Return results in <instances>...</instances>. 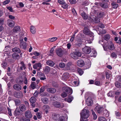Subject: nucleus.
Returning <instances> with one entry per match:
<instances>
[{
  "mask_svg": "<svg viewBox=\"0 0 121 121\" xmlns=\"http://www.w3.org/2000/svg\"><path fill=\"white\" fill-rule=\"evenodd\" d=\"M72 64L70 62L68 63L67 65V68H68V69H70L71 68V66L72 67Z\"/></svg>",
  "mask_w": 121,
  "mask_h": 121,
  "instance_id": "51",
  "label": "nucleus"
},
{
  "mask_svg": "<svg viewBox=\"0 0 121 121\" xmlns=\"http://www.w3.org/2000/svg\"><path fill=\"white\" fill-rule=\"evenodd\" d=\"M75 53H76V55L77 56V59H78V57H80L81 56V52H76Z\"/></svg>",
  "mask_w": 121,
  "mask_h": 121,
  "instance_id": "60",
  "label": "nucleus"
},
{
  "mask_svg": "<svg viewBox=\"0 0 121 121\" xmlns=\"http://www.w3.org/2000/svg\"><path fill=\"white\" fill-rule=\"evenodd\" d=\"M70 3L71 4L75 3L76 2V0H69Z\"/></svg>",
  "mask_w": 121,
  "mask_h": 121,
  "instance_id": "59",
  "label": "nucleus"
},
{
  "mask_svg": "<svg viewBox=\"0 0 121 121\" xmlns=\"http://www.w3.org/2000/svg\"><path fill=\"white\" fill-rule=\"evenodd\" d=\"M46 63L48 65L52 67L55 64L51 60H48Z\"/></svg>",
  "mask_w": 121,
  "mask_h": 121,
  "instance_id": "14",
  "label": "nucleus"
},
{
  "mask_svg": "<svg viewBox=\"0 0 121 121\" xmlns=\"http://www.w3.org/2000/svg\"><path fill=\"white\" fill-rule=\"evenodd\" d=\"M73 96H71L69 97L68 99L66 98L65 99V101H67L69 103L71 102L73 99Z\"/></svg>",
  "mask_w": 121,
  "mask_h": 121,
  "instance_id": "22",
  "label": "nucleus"
},
{
  "mask_svg": "<svg viewBox=\"0 0 121 121\" xmlns=\"http://www.w3.org/2000/svg\"><path fill=\"white\" fill-rule=\"evenodd\" d=\"M115 115L117 118L121 119V114L120 112L119 111L115 112Z\"/></svg>",
  "mask_w": 121,
  "mask_h": 121,
  "instance_id": "20",
  "label": "nucleus"
},
{
  "mask_svg": "<svg viewBox=\"0 0 121 121\" xmlns=\"http://www.w3.org/2000/svg\"><path fill=\"white\" fill-rule=\"evenodd\" d=\"M91 111L92 112V114L93 116V119L95 120L97 118V116L95 112H94L93 110H91Z\"/></svg>",
  "mask_w": 121,
  "mask_h": 121,
  "instance_id": "43",
  "label": "nucleus"
},
{
  "mask_svg": "<svg viewBox=\"0 0 121 121\" xmlns=\"http://www.w3.org/2000/svg\"><path fill=\"white\" fill-rule=\"evenodd\" d=\"M98 121H106V120L104 117H100L98 118Z\"/></svg>",
  "mask_w": 121,
  "mask_h": 121,
  "instance_id": "38",
  "label": "nucleus"
},
{
  "mask_svg": "<svg viewBox=\"0 0 121 121\" xmlns=\"http://www.w3.org/2000/svg\"><path fill=\"white\" fill-rule=\"evenodd\" d=\"M25 116L26 118H31L32 116L31 112L29 111H27L26 112Z\"/></svg>",
  "mask_w": 121,
  "mask_h": 121,
  "instance_id": "8",
  "label": "nucleus"
},
{
  "mask_svg": "<svg viewBox=\"0 0 121 121\" xmlns=\"http://www.w3.org/2000/svg\"><path fill=\"white\" fill-rule=\"evenodd\" d=\"M115 86L118 88L121 87V84L118 82H116L115 83Z\"/></svg>",
  "mask_w": 121,
  "mask_h": 121,
  "instance_id": "35",
  "label": "nucleus"
},
{
  "mask_svg": "<svg viewBox=\"0 0 121 121\" xmlns=\"http://www.w3.org/2000/svg\"><path fill=\"white\" fill-rule=\"evenodd\" d=\"M10 1V0H6L3 2L2 4L4 5H5L9 4Z\"/></svg>",
  "mask_w": 121,
  "mask_h": 121,
  "instance_id": "53",
  "label": "nucleus"
},
{
  "mask_svg": "<svg viewBox=\"0 0 121 121\" xmlns=\"http://www.w3.org/2000/svg\"><path fill=\"white\" fill-rule=\"evenodd\" d=\"M47 91L48 92H49L51 93H55L56 91V89L52 88H50L47 89Z\"/></svg>",
  "mask_w": 121,
  "mask_h": 121,
  "instance_id": "12",
  "label": "nucleus"
},
{
  "mask_svg": "<svg viewBox=\"0 0 121 121\" xmlns=\"http://www.w3.org/2000/svg\"><path fill=\"white\" fill-rule=\"evenodd\" d=\"M65 66V64L63 63H61L59 64L60 67L61 68H64Z\"/></svg>",
  "mask_w": 121,
  "mask_h": 121,
  "instance_id": "58",
  "label": "nucleus"
},
{
  "mask_svg": "<svg viewBox=\"0 0 121 121\" xmlns=\"http://www.w3.org/2000/svg\"><path fill=\"white\" fill-rule=\"evenodd\" d=\"M83 33L86 35L88 34L90 32L89 29L87 27H85L83 31Z\"/></svg>",
  "mask_w": 121,
  "mask_h": 121,
  "instance_id": "23",
  "label": "nucleus"
},
{
  "mask_svg": "<svg viewBox=\"0 0 121 121\" xmlns=\"http://www.w3.org/2000/svg\"><path fill=\"white\" fill-rule=\"evenodd\" d=\"M89 111L88 108L86 107L84 108L80 113V121H87L88 120L87 118L89 116Z\"/></svg>",
  "mask_w": 121,
  "mask_h": 121,
  "instance_id": "1",
  "label": "nucleus"
},
{
  "mask_svg": "<svg viewBox=\"0 0 121 121\" xmlns=\"http://www.w3.org/2000/svg\"><path fill=\"white\" fill-rule=\"evenodd\" d=\"M40 96L42 97H47L48 95V93L47 92H44L41 93L40 94Z\"/></svg>",
  "mask_w": 121,
  "mask_h": 121,
  "instance_id": "26",
  "label": "nucleus"
},
{
  "mask_svg": "<svg viewBox=\"0 0 121 121\" xmlns=\"http://www.w3.org/2000/svg\"><path fill=\"white\" fill-rule=\"evenodd\" d=\"M95 110L98 113H102L104 110V108L99 105H97L95 108Z\"/></svg>",
  "mask_w": 121,
  "mask_h": 121,
  "instance_id": "3",
  "label": "nucleus"
},
{
  "mask_svg": "<svg viewBox=\"0 0 121 121\" xmlns=\"http://www.w3.org/2000/svg\"><path fill=\"white\" fill-rule=\"evenodd\" d=\"M42 67V65L40 63H37L33 66V68L34 69H36L38 67L41 68Z\"/></svg>",
  "mask_w": 121,
  "mask_h": 121,
  "instance_id": "19",
  "label": "nucleus"
},
{
  "mask_svg": "<svg viewBox=\"0 0 121 121\" xmlns=\"http://www.w3.org/2000/svg\"><path fill=\"white\" fill-rule=\"evenodd\" d=\"M45 91L44 87H41L39 91V94H40L41 93Z\"/></svg>",
  "mask_w": 121,
  "mask_h": 121,
  "instance_id": "52",
  "label": "nucleus"
},
{
  "mask_svg": "<svg viewBox=\"0 0 121 121\" xmlns=\"http://www.w3.org/2000/svg\"><path fill=\"white\" fill-rule=\"evenodd\" d=\"M30 29L31 32L33 34H35V33L36 32L35 28L34 26H31Z\"/></svg>",
  "mask_w": 121,
  "mask_h": 121,
  "instance_id": "27",
  "label": "nucleus"
},
{
  "mask_svg": "<svg viewBox=\"0 0 121 121\" xmlns=\"http://www.w3.org/2000/svg\"><path fill=\"white\" fill-rule=\"evenodd\" d=\"M108 45V48L109 50H113L114 49L115 47L114 45L111 42H110L109 43Z\"/></svg>",
  "mask_w": 121,
  "mask_h": 121,
  "instance_id": "16",
  "label": "nucleus"
},
{
  "mask_svg": "<svg viewBox=\"0 0 121 121\" xmlns=\"http://www.w3.org/2000/svg\"><path fill=\"white\" fill-rule=\"evenodd\" d=\"M104 15V13L103 12H100L97 14V16L98 17L101 18Z\"/></svg>",
  "mask_w": 121,
  "mask_h": 121,
  "instance_id": "33",
  "label": "nucleus"
},
{
  "mask_svg": "<svg viewBox=\"0 0 121 121\" xmlns=\"http://www.w3.org/2000/svg\"><path fill=\"white\" fill-rule=\"evenodd\" d=\"M65 92L67 94H69V95H71L73 91L72 89L69 87H66L65 88Z\"/></svg>",
  "mask_w": 121,
  "mask_h": 121,
  "instance_id": "9",
  "label": "nucleus"
},
{
  "mask_svg": "<svg viewBox=\"0 0 121 121\" xmlns=\"http://www.w3.org/2000/svg\"><path fill=\"white\" fill-rule=\"evenodd\" d=\"M82 50L84 53L87 54H89L91 51L90 47L86 46L82 48Z\"/></svg>",
  "mask_w": 121,
  "mask_h": 121,
  "instance_id": "7",
  "label": "nucleus"
},
{
  "mask_svg": "<svg viewBox=\"0 0 121 121\" xmlns=\"http://www.w3.org/2000/svg\"><path fill=\"white\" fill-rule=\"evenodd\" d=\"M42 102L44 104H47L48 102V100L47 97H43L41 98Z\"/></svg>",
  "mask_w": 121,
  "mask_h": 121,
  "instance_id": "15",
  "label": "nucleus"
},
{
  "mask_svg": "<svg viewBox=\"0 0 121 121\" xmlns=\"http://www.w3.org/2000/svg\"><path fill=\"white\" fill-rule=\"evenodd\" d=\"M29 100L31 103H35L36 101V99L34 97H31Z\"/></svg>",
  "mask_w": 121,
  "mask_h": 121,
  "instance_id": "28",
  "label": "nucleus"
},
{
  "mask_svg": "<svg viewBox=\"0 0 121 121\" xmlns=\"http://www.w3.org/2000/svg\"><path fill=\"white\" fill-rule=\"evenodd\" d=\"M56 46H54V47L52 48L50 50V55L52 56L53 55V52L54 50V48Z\"/></svg>",
  "mask_w": 121,
  "mask_h": 121,
  "instance_id": "34",
  "label": "nucleus"
},
{
  "mask_svg": "<svg viewBox=\"0 0 121 121\" xmlns=\"http://www.w3.org/2000/svg\"><path fill=\"white\" fill-rule=\"evenodd\" d=\"M39 93H38V91H36L34 93L33 95L36 97H37L38 96Z\"/></svg>",
  "mask_w": 121,
  "mask_h": 121,
  "instance_id": "63",
  "label": "nucleus"
},
{
  "mask_svg": "<svg viewBox=\"0 0 121 121\" xmlns=\"http://www.w3.org/2000/svg\"><path fill=\"white\" fill-rule=\"evenodd\" d=\"M101 7L104 9H106L108 7V4L107 3L102 2L100 4Z\"/></svg>",
  "mask_w": 121,
  "mask_h": 121,
  "instance_id": "18",
  "label": "nucleus"
},
{
  "mask_svg": "<svg viewBox=\"0 0 121 121\" xmlns=\"http://www.w3.org/2000/svg\"><path fill=\"white\" fill-rule=\"evenodd\" d=\"M21 101L20 100L16 99V105H18L21 104Z\"/></svg>",
  "mask_w": 121,
  "mask_h": 121,
  "instance_id": "57",
  "label": "nucleus"
},
{
  "mask_svg": "<svg viewBox=\"0 0 121 121\" xmlns=\"http://www.w3.org/2000/svg\"><path fill=\"white\" fill-rule=\"evenodd\" d=\"M56 54L59 56L61 57L64 54L63 51L60 48H58L56 50Z\"/></svg>",
  "mask_w": 121,
  "mask_h": 121,
  "instance_id": "5",
  "label": "nucleus"
},
{
  "mask_svg": "<svg viewBox=\"0 0 121 121\" xmlns=\"http://www.w3.org/2000/svg\"><path fill=\"white\" fill-rule=\"evenodd\" d=\"M52 118L55 120L57 119L58 117V115L56 114H54L52 115Z\"/></svg>",
  "mask_w": 121,
  "mask_h": 121,
  "instance_id": "48",
  "label": "nucleus"
},
{
  "mask_svg": "<svg viewBox=\"0 0 121 121\" xmlns=\"http://www.w3.org/2000/svg\"><path fill=\"white\" fill-rule=\"evenodd\" d=\"M112 7L113 8L116 9L118 7V5L115 2H113L112 4Z\"/></svg>",
  "mask_w": 121,
  "mask_h": 121,
  "instance_id": "36",
  "label": "nucleus"
},
{
  "mask_svg": "<svg viewBox=\"0 0 121 121\" xmlns=\"http://www.w3.org/2000/svg\"><path fill=\"white\" fill-rule=\"evenodd\" d=\"M79 12L80 14L82 16L84 19H87L88 18V16L87 14L81 10V9H80Z\"/></svg>",
  "mask_w": 121,
  "mask_h": 121,
  "instance_id": "6",
  "label": "nucleus"
},
{
  "mask_svg": "<svg viewBox=\"0 0 121 121\" xmlns=\"http://www.w3.org/2000/svg\"><path fill=\"white\" fill-rule=\"evenodd\" d=\"M111 57H112L113 58H116L117 56L116 54L114 52L112 53L111 54Z\"/></svg>",
  "mask_w": 121,
  "mask_h": 121,
  "instance_id": "47",
  "label": "nucleus"
},
{
  "mask_svg": "<svg viewBox=\"0 0 121 121\" xmlns=\"http://www.w3.org/2000/svg\"><path fill=\"white\" fill-rule=\"evenodd\" d=\"M37 118L38 119L42 117L41 114L39 112H37L36 114Z\"/></svg>",
  "mask_w": 121,
  "mask_h": 121,
  "instance_id": "62",
  "label": "nucleus"
},
{
  "mask_svg": "<svg viewBox=\"0 0 121 121\" xmlns=\"http://www.w3.org/2000/svg\"><path fill=\"white\" fill-rule=\"evenodd\" d=\"M50 70V68L48 66H46L43 69V71L45 73L48 74Z\"/></svg>",
  "mask_w": 121,
  "mask_h": 121,
  "instance_id": "13",
  "label": "nucleus"
},
{
  "mask_svg": "<svg viewBox=\"0 0 121 121\" xmlns=\"http://www.w3.org/2000/svg\"><path fill=\"white\" fill-rule=\"evenodd\" d=\"M92 102V101L91 97L88 98L86 100V103L89 106L91 105Z\"/></svg>",
  "mask_w": 121,
  "mask_h": 121,
  "instance_id": "17",
  "label": "nucleus"
},
{
  "mask_svg": "<svg viewBox=\"0 0 121 121\" xmlns=\"http://www.w3.org/2000/svg\"><path fill=\"white\" fill-rule=\"evenodd\" d=\"M69 77V74L68 73H64L62 76V79L63 80H65L68 79Z\"/></svg>",
  "mask_w": 121,
  "mask_h": 121,
  "instance_id": "11",
  "label": "nucleus"
},
{
  "mask_svg": "<svg viewBox=\"0 0 121 121\" xmlns=\"http://www.w3.org/2000/svg\"><path fill=\"white\" fill-rule=\"evenodd\" d=\"M16 97L18 98L21 97L23 95L22 92L20 91H19L18 92L16 93Z\"/></svg>",
  "mask_w": 121,
  "mask_h": 121,
  "instance_id": "25",
  "label": "nucleus"
},
{
  "mask_svg": "<svg viewBox=\"0 0 121 121\" xmlns=\"http://www.w3.org/2000/svg\"><path fill=\"white\" fill-rule=\"evenodd\" d=\"M67 94L66 92H63L61 94V96L63 98L67 96Z\"/></svg>",
  "mask_w": 121,
  "mask_h": 121,
  "instance_id": "54",
  "label": "nucleus"
},
{
  "mask_svg": "<svg viewBox=\"0 0 121 121\" xmlns=\"http://www.w3.org/2000/svg\"><path fill=\"white\" fill-rule=\"evenodd\" d=\"M19 108L20 110H17V108H16V114L18 115L21 114L22 112L25 111L26 108L24 104H23L20 105L19 107Z\"/></svg>",
  "mask_w": 121,
  "mask_h": 121,
  "instance_id": "2",
  "label": "nucleus"
},
{
  "mask_svg": "<svg viewBox=\"0 0 121 121\" xmlns=\"http://www.w3.org/2000/svg\"><path fill=\"white\" fill-rule=\"evenodd\" d=\"M22 87L19 84L16 85V90L20 91L21 90Z\"/></svg>",
  "mask_w": 121,
  "mask_h": 121,
  "instance_id": "31",
  "label": "nucleus"
},
{
  "mask_svg": "<svg viewBox=\"0 0 121 121\" xmlns=\"http://www.w3.org/2000/svg\"><path fill=\"white\" fill-rule=\"evenodd\" d=\"M65 117L64 116L60 117L59 118L58 121H65Z\"/></svg>",
  "mask_w": 121,
  "mask_h": 121,
  "instance_id": "42",
  "label": "nucleus"
},
{
  "mask_svg": "<svg viewBox=\"0 0 121 121\" xmlns=\"http://www.w3.org/2000/svg\"><path fill=\"white\" fill-rule=\"evenodd\" d=\"M52 104L54 106L58 108L60 107L62 108L64 106V105L63 103H60L59 102L56 101L53 102Z\"/></svg>",
  "mask_w": 121,
  "mask_h": 121,
  "instance_id": "4",
  "label": "nucleus"
},
{
  "mask_svg": "<svg viewBox=\"0 0 121 121\" xmlns=\"http://www.w3.org/2000/svg\"><path fill=\"white\" fill-rule=\"evenodd\" d=\"M88 35H89V36L90 37V38H89L91 39V40H93L94 39V36H93V33L91 32H90L89 33Z\"/></svg>",
  "mask_w": 121,
  "mask_h": 121,
  "instance_id": "30",
  "label": "nucleus"
},
{
  "mask_svg": "<svg viewBox=\"0 0 121 121\" xmlns=\"http://www.w3.org/2000/svg\"><path fill=\"white\" fill-rule=\"evenodd\" d=\"M70 56L71 57L74 59H77V56L76 55L75 53H71L70 54Z\"/></svg>",
  "mask_w": 121,
  "mask_h": 121,
  "instance_id": "29",
  "label": "nucleus"
},
{
  "mask_svg": "<svg viewBox=\"0 0 121 121\" xmlns=\"http://www.w3.org/2000/svg\"><path fill=\"white\" fill-rule=\"evenodd\" d=\"M110 35L109 34L105 35L104 37V38L105 40L108 41L110 38Z\"/></svg>",
  "mask_w": 121,
  "mask_h": 121,
  "instance_id": "32",
  "label": "nucleus"
},
{
  "mask_svg": "<svg viewBox=\"0 0 121 121\" xmlns=\"http://www.w3.org/2000/svg\"><path fill=\"white\" fill-rule=\"evenodd\" d=\"M20 121H30L29 119H27L25 117H22L21 118Z\"/></svg>",
  "mask_w": 121,
  "mask_h": 121,
  "instance_id": "41",
  "label": "nucleus"
},
{
  "mask_svg": "<svg viewBox=\"0 0 121 121\" xmlns=\"http://www.w3.org/2000/svg\"><path fill=\"white\" fill-rule=\"evenodd\" d=\"M57 39V38L56 37H53L49 39V41L52 42H53Z\"/></svg>",
  "mask_w": 121,
  "mask_h": 121,
  "instance_id": "45",
  "label": "nucleus"
},
{
  "mask_svg": "<svg viewBox=\"0 0 121 121\" xmlns=\"http://www.w3.org/2000/svg\"><path fill=\"white\" fill-rule=\"evenodd\" d=\"M10 19H9L8 20V22H10ZM11 22H8V24L9 26L10 27H12L14 25V22L12 21V20H11Z\"/></svg>",
  "mask_w": 121,
  "mask_h": 121,
  "instance_id": "24",
  "label": "nucleus"
},
{
  "mask_svg": "<svg viewBox=\"0 0 121 121\" xmlns=\"http://www.w3.org/2000/svg\"><path fill=\"white\" fill-rule=\"evenodd\" d=\"M68 6L67 4L65 3V4H63L62 5L61 7L64 9H66L68 8Z\"/></svg>",
  "mask_w": 121,
  "mask_h": 121,
  "instance_id": "50",
  "label": "nucleus"
},
{
  "mask_svg": "<svg viewBox=\"0 0 121 121\" xmlns=\"http://www.w3.org/2000/svg\"><path fill=\"white\" fill-rule=\"evenodd\" d=\"M43 108L44 110H46L49 109V107L48 105H44L43 106Z\"/></svg>",
  "mask_w": 121,
  "mask_h": 121,
  "instance_id": "49",
  "label": "nucleus"
},
{
  "mask_svg": "<svg viewBox=\"0 0 121 121\" xmlns=\"http://www.w3.org/2000/svg\"><path fill=\"white\" fill-rule=\"evenodd\" d=\"M22 46L23 49H26V43H24L22 44Z\"/></svg>",
  "mask_w": 121,
  "mask_h": 121,
  "instance_id": "61",
  "label": "nucleus"
},
{
  "mask_svg": "<svg viewBox=\"0 0 121 121\" xmlns=\"http://www.w3.org/2000/svg\"><path fill=\"white\" fill-rule=\"evenodd\" d=\"M73 83L75 86H78V81H74L73 82Z\"/></svg>",
  "mask_w": 121,
  "mask_h": 121,
  "instance_id": "64",
  "label": "nucleus"
},
{
  "mask_svg": "<svg viewBox=\"0 0 121 121\" xmlns=\"http://www.w3.org/2000/svg\"><path fill=\"white\" fill-rule=\"evenodd\" d=\"M106 75L107 81L109 82L111 80V78H110L111 75L109 73L106 72Z\"/></svg>",
  "mask_w": 121,
  "mask_h": 121,
  "instance_id": "21",
  "label": "nucleus"
},
{
  "mask_svg": "<svg viewBox=\"0 0 121 121\" xmlns=\"http://www.w3.org/2000/svg\"><path fill=\"white\" fill-rule=\"evenodd\" d=\"M35 85V82H32L31 83L30 85L31 87L33 89H34L36 88Z\"/></svg>",
  "mask_w": 121,
  "mask_h": 121,
  "instance_id": "37",
  "label": "nucleus"
},
{
  "mask_svg": "<svg viewBox=\"0 0 121 121\" xmlns=\"http://www.w3.org/2000/svg\"><path fill=\"white\" fill-rule=\"evenodd\" d=\"M112 91H110L109 93H108L107 95L108 96L111 97H113L114 96V93H113Z\"/></svg>",
  "mask_w": 121,
  "mask_h": 121,
  "instance_id": "39",
  "label": "nucleus"
},
{
  "mask_svg": "<svg viewBox=\"0 0 121 121\" xmlns=\"http://www.w3.org/2000/svg\"><path fill=\"white\" fill-rule=\"evenodd\" d=\"M89 4V2L88 0H86V1L83 2L82 4L85 6Z\"/></svg>",
  "mask_w": 121,
  "mask_h": 121,
  "instance_id": "55",
  "label": "nucleus"
},
{
  "mask_svg": "<svg viewBox=\"0 0 121 121\" xmlns=\"http://www.w3.org/2000/svg\"><path fill=\"white\" fill-rule=\"evenodd\" d=\"M89 38H88L86 40L85 42L87 43H92V41Z\"/></svg>",
  "mask_w": 121,
  "mask_h": 121,
  "instance_id": "46",
  "label": "nucleus"
},
{
  "mask_svg": "<svg viewBox=\"0 0 121 121\" xmlns=\"http://www.w3.org/2000/svg\"><path fill=\"white\" fill-rule=\"evenodd\" d=\"M58 2L60 4H62V5L65 4V2L63 0H58Z\"/></svg>",
  "mask_w": 121,
  "mask_h": 121,
  "instance_id": "56",
  "label": "nucleus"
},
{
  "mask_svg": "<svg viewBox=\"0 0 121 121\" xmlns=\"http://www.w3.org/2000/svg\"><path fill=\"white\" fill-rule=\"evenodd\" d=\"M20 31V27L19 26H16V32L18 33Z\"/></svg>",
  "mask_w": 121,
  "mask_h": 121,
  "instance_id": "44",
  "label": "nucleus"
},
{
  "mask_svg": "<svg viewBox=\"0 0 121 121\" xmlns=\"http://www.w3.org/2000/svg\"><path fill=\"white\" fill-rule=\"evenodd\" d=\"M77 65L81 67L84 65V62L82 60H80L77 61Z\"/></svg>",
  "mask_w": 121,
  "mask_h": 121,
  "instance_id": "10",
  "label": "nucleus"
},
{
  "mask_svg": "<svg viewBox=\"0 0 121 121\" xmlns=\"http://www.w3.org/2000/svg\"><path fill=\"white\" fill-rule=\"evenodd\" d=\"M78 71L80 75H82L83 73V71L80 69H78Z\"/></svg>",
  "mask_w": 121,
  "mask_h": 121,
  "instance_id": "40",
  "label": "nucleus"
}]
</instances>
